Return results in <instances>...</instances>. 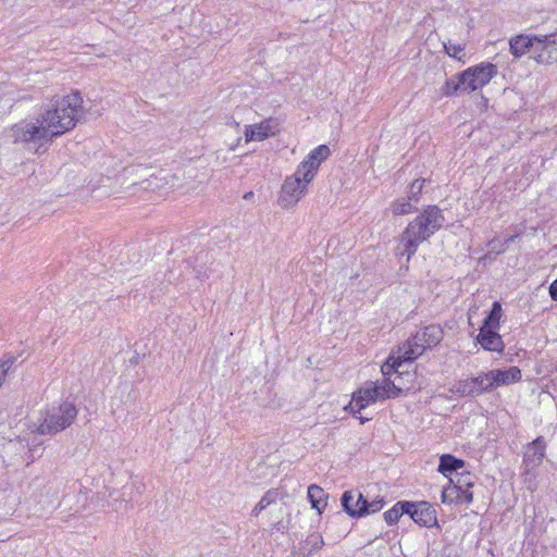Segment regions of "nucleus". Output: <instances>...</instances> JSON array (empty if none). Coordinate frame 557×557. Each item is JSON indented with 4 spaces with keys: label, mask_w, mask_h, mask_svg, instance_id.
<instances>
[{
    "label": "nucleus",
    "mask_w": 557,
    "mask_h": 557,
    "mask_svg": "<svg viewBox=\"0 0 557 557\" xmlns=\"http://www.w3.org/2000/svg\"><path fill=\"white\" fill-rule=\"evenodd\" d=\"M82 114L83 99L79 92H72L52 100L39 114L38 121L53 138L74 128Z\"/></svg>",
    "instance_id": "obj_1"
},
{
    "label": "nucleus",
    "mask_w": 557,
    "mask_h": 557,
    "mask_svg": "<svg viewBox=\"0 0 557 557\" xmlns=\"http://www.w3.org/2000/svg\"><path fill=\"white\" fill-rule=\"evenodd\" d=\"M443 339V331L438 325H429L418 331L399 348L397 356H391L381 367L382 374L399 373L401 362L412 361L426 349L435 347Z\"/></svg>",
    "instance_id": "obj_2"
},
{
    "label": "nucleus",
    "mask_w": 557,
    "mask_h": 557,
    "mask_svg": "<svg viewBox=\"0 0 557 557\" xmlns=\"http://www.w3.org/2000/svg\"><path fill=\"white\" fill-rule=\"evenodd\" d=\"M443 222L441 211H422L403 233L397 247L398 255L406 257L408 262L418 247L442 227Z\"/></svg>",
    "instance_id": "obj_3"
},
{
    "label": "nucleus",
    "mask_w": 557,
    "mask_h": 557,
    "mask_svg": "<svg viewBox=\"0 0 557 557\" xmlns=\"http://www.w3.org/2000/svg\"><path fill=\"white\" fill-rule=\"evenodd\" d=\"M393 375H384L381 382H366L360 388L352 393L349 404L345 410L357 417L368 406L376 401L386 400L389 398L399 397L403 394V388L397 384L399 373Z\"/></svg>",
    "instance_id": "obj_4"
},
{
    "label": "nucleus",
    "mask_w": 557,
    "mask_h": 557,
    "mask_svg": "<svg viewBox=\"0 0 557 557\" xmlns=\"http://www.w3.org/2000/svg\"><path fill=\"white\" fill-rule=\"evenodd\" d=\"M78 410L71 401L53 404L30 420L29 430L41 435H54L71 426L76 420Z\"/></svg>",
    "instance_id": "obj_5"
},
{
    "label": "nucleus",
    "mask_w": 557,
    "mask_h": 557,
    "mask_svg": "<svg viewBox=\"0 0 557 557\" xmlns=\"http://www.w3.org/2000/svg\"><path fill=\"white\" fill-rule=\"evenodd\" d=\"M10 137L15 144H23L29 150L40 153V149L50 143L52 138L38 119L34 121H21L10 129Z\"/></svg>",
    "instance_id": "obj_6"
},
{
    "label": "nucleus",
    "mask_w": 557,
    "mask_h": 557,
    "mask_svg": "<svg viewBox=\"0 0 557 557\" xmlns=\"http://www.w3.org/2000/svg\"><path fill=\"white\" fill-rule=\"evenodd\" d=\"M546 451V443L544 437L539 436L530 443L523 457V481L527 488L531 492L536 490V473L535 469L542 463Z\"/></svg>",
    "instance_id": "obj_7"
},
{
    "label": "nucleus",
    "mask_w": 557,
    "mask_h": 557,
    "mask_svg": "<svg viewBox=\"0 0 557 557\" xmlns=\"http://www.w3.org/2000/svg\"><path fill=\"white\" fill-rule=\"evenodd\" d=\"M497 75V66L490 62H482L461 73L465 79L466 94L473 92L487 85Z\"/></svg>",
    "instance_id": "obj_8"
},
{
    "label": "nucleus",
    "mask_w": 557,
    "mask_h": 557,
    "mask_svg": "<svg viewBox=\"0 0 557 557\" xmlns=\"http://www.w3.org/2000/svg\"><path fill=\"white\" fill-rule=\"evenodd\" d=\"M540 64L549 65L557 61V34L535 35L532 57Z\"/></svg>",
    "instance_id": "obj_9"
},
{
    "label": "nucleus",
    "mask_w": 557,
    "mask_h": 557,
    "mask_svg": "<svg viewBox=\"0 0 557 557\" xmlns=\"http://www.w3.org/2000/svg\"><path fill=\"white\" fill-rule=\"evenodd\" d=\"M486 372L480 373L478 376L468 377L456 382L450 392L458 396H479L483 393L491 391Z\"/></svg>",
    "instance_id": "obj_10"
},
{
    "label": "nucleus",
    "mask_w": 557,
    "mask_h": 557,
    "mask_svg": "<svg viewBox=\"0 0 557 557\" xmlns=\"http://www.w3.org/2000/svg\"><path fill=\"white\" fill-rule=\"evenodd\" d=\"M407 515L421 527L432 528L437 525V516L434 507L428 502L406 503Z\"/></svg>",
    "instance_id": "obj_11"
},
{
    "label": "nucleus",
    "mask_w": 557,
    "mask_h": 557,
    "mask_svg": "<svg viewBox=\"0 0 557 557\" xmlns=\"http://www.w3.org/2000/svg\"><path fill=\"white\" fill-rule=\"evenodd\" d=\"M331 156V149L326 145H319L300 162L298 169L305 177L314 178L322 162Z\"/></svg>",
    "instance_id": "obj_12"
},
{
    "label": "nucleus",
    "mask_w": 557,
    "mask_h": 557,
    "mask_svg": "<svg viewBox=\"0 0 557 557\" xmlns=\"http://www.w3.org/2000/svg\"><path fill=\"white\" fill-rule=\"evenodd\" d=\"M311 182L312 178L305 177L304 172L297 168L295 173L285 180L282 186V197L289 202L298 200Z\"/></svg>",
    "instance_id": "obj_13"
},
{
    "label": "nucleus",
    "mask_w": 557,
    "mask_h": 557,
    "mask_svg": "<svg viewBox=\"0 0 557 557\" xmlns=\"http://www.w3.org/2000/svg\"><path fill=\"white\" fill-rule=\"evenodd\" d=\"M486 374L487 379L485 381H488L491 389L517 383L522 377L521 370L516 366L506 370H491Z\"/></svg>",
    "instance_id": "obj_14"
},
{
    "label": "nucleus",
    "mask_w": 557,
    "mask_h": 557,
    "mask_svg": "<svg viewBox=\"0 0 557 557\" xmlns=\"http://www.w3.org/2000/svg\"><path fill=\"white\" fill-rule=\"evenodd\" d=\"M442 503L444 504H470L473 500V494L469 488L462 490V486L454 484V480L449 482L442 491Z\"/></svg>",
    "instance_id": "obj_15"
},
{
    "label": "nucleus",
    "mask_w": 557,
    "mask_h": 557,
    "mask_svg": "<svg viewBox=\"0 0 557 557\" xmlns=\"http://www.w3.org/2000/svg\"><path fill=\"white\" fill-rule=\"evenodd\" d=\"M177 177L169 172L161 170L157 174H152L148 180L141 183L143 188L152 191H168L175 187Z\"/></svg>",
    "instance_id": "obj_16"
},
{
    "label": "nucleus",
    "mask_w": 557,
    "mask_h": 557,
    "mask_svg": "<svg viewBox=\"0 0 557 557\" xmlns=\"http://www.w3.org/2000/svg\"><path fill=\"white\" fill-rule=\"evenodd\" d=\"M276 126H274L271 120H264L259 124L247 125L245 129V139L249 141H261L270 136H274L276 133Z\"/></svg>",
    "instance_id": "obj_17"
},
{
    "label": "nucleus",
    "mask_w": 557,
    "mask_h": 557,
    "mask_svg": "<svg viewBox=\"0 0 557 557\" xmlns=\"http://www.w3.org/2000/svg\"><path fill=\"white\" fill-rule=\"evenodd\" d=\"M476 342L487 351L502 354L505 349L502 336L494 330L480 329Z\"/></svg>",
    "instance_id": "obj_18"
},
{
    "label": "nucleus",
    "mask_w": 557,
    "mask_h": 557,
    "mask_svg": "<svg viewBox=\"0 0 557 557\" xmlns=\"http://www.w3.org/2000/svg\"><path fill=\"white\" fill-rule=\"evenodd\" d=\"M366 499L362 494L357 491L345 492L342 497V505L350 516H363V503Z\"/></svg>",
    "instance_id": "obj_19"
},
{
    "label": "nucleus",
    "mask_w": 557,
    "mask_h": 557,
    "mask_svg": "<svg viewBox=\"0 0 557 557\" xmlns=\"http://www.w3.org/2000/svg\"><path fill=\"white\" fill-rule=\"evenodd\" d=\"M534 41L535 35L515 36L509 40L510 52L516 58H520L525 53H530V55L532 57Z\"/></svg>",
    "instance_id": "obj_20"
},
{
    "label": "nucleus",
    "mask_w": 557,
    "mask_h": 557,
    "mask_svg": "<svg viewBox=\"0 0 557 557\" xmlns=\"http://www.w3.org/2000/svg\"><path fill=\"white\" fill-rule=\"evenodd\" d=\"M308 499L311 503V507L317 510L320 516L327 505V495L324 490L318 485H310L308 487Z\"/></svg>",
    "instance_id": "obj_21"
},
{
    "label": "nucleus",
    "mask_w": 557,
    "mask_h": 557,
    "mask_svg": "<svg viewBox=\"0 0 557 557\" xmlns=\"http://www.w3.org/2000/svg\"><path fill=\"white\" fill-rule=\"evenodd\" d=\"M463 460L458 459L453 455L446 454L441 456L437 470L446 478H449L453 471H457L463 468Z\"/></svg>",
    "instance_id": "obj_22"
},
{
    "label": "nucleus",
    "mask_w": 557,
    "mask_h": 557,
    "mask_svg": "<svg viewBox=\"0 0 557 557\" xmlns=\"http://www.w3.org/2000/svg\"><path fill=\"white\" fill-rule=\"evenodd\" d=\"M324 545L323 537L320 533H311L305 541L302 549L307 553L293 554V557H309L310 555L319 552Z\"/></svg>",
    "instance_id": "obj_23"
},
{
    "label": "nucleus",
    "mask_w": 557,
    "mask_h": 557,
    "mask_svg": "<svg viewBox=\"0 0 557 557\" xmlns=\"http://www.w3.org/2000/svg\"><path fill=\"white\" fill-rule=\"evenodd\" d=\"M457 92L466 94L465 79H462L461 73L448 78L442 87V94L446 97H450Z\"/></svg>",
    "instance_id": "obj_24"
},
{
    "label": "nucleus",
    "mask_w": 557,
    "mask_h": 557,
    "mask_svg": "<svg viewBox=\"0 0 557 557\" xmlns=\"http://www.w3.org/2000/svg\"><path fill=\"white\" fill-rule=\"evenodd\" d=\"M502 315H503L502 306L499 302L495 301L493 304L491 312L484 319L483 325L480 329L497 331L499 329Z\"/></svg>",
    "instance_id": "obj_25"
},
{
    "label": "nucleus",
    "mask_w": 557,
    "mask_h": 557,
    "mask_svg": "<svg viewBox=\"0 0 557 557\" xmlns=\"http://www.w3.org/2000/svg\"><path fill=\"white\" fill-rule=\"evenodd\" d=\"M406 503L407 502H398L391 509L384 512V520L387 524H395L404 513H407Z\"/></svg>",
    "instance_id": "obj_26"
},
{
    "label": "nucleus",
    "mask_w": 557,
    "mask_h": 557,
    "mask_svg": "<svg viewBox=\"0 0 557 557\" xmlns=\"http://www.w3.org/2000/svg\"><path fill=\"white\" fill-rule=\"evenodd\" d=\"M278 497V492L276 490L268 491L262 498L258 502V504L252 509L253 516H259L261 511H263L268 506L275 503Z\"/></svg>",
    "instance_id": "obj_27"
},
{
    "label": "nucleus",
    "mask_w": 557,
    "mask_h": 557,
    "mask_svg": "<svg viewBox=\"0 0 557 557\" xmlns=\"http://www.w3.org/2000/svg\"><path fill=\"white\" fill-rule=\"evenodd\" d=\"M466 45L465 44H454L451 41H448L444 44L445 52L457 60H461V53L465 51Z\"/></svg>",
    "instance_id": "obj_28"
},
{
    "label": "nucleus",
    "mask_w": 557,
    "mask_h": 557,
    "mask_svg": "<svg viewBox=\"0 0 557 557\" xmlns=\"http://www.w3.org/2000/svg\"><path fill=\"white\" fill-rule=\"evenodd\" d=\"M424 180H416L411 183L408 190V199L409 201H418L419 195L422 193V188L424 185Z\"/></svg>",
    "instance_id": "obj_29"
},
{
    "label": "nucleus",
    "mask_w": 557,
    "mask_h": 557,
    "mask_svg": "<svg viewBox=\"0 0 557 557\" xmlns=\"http://www.w3.org/2000/svg\"><path fill=\"white\" fill-rule=\"evenodd\" d=\"M384 507V500L382 498L374 499L372 502L363 503V515H370L380 511Z\"/></svg>",
    "instance_id": "obj_30"
},
{
    "label": "nucleus",
    "mask_w": 557,
    "mask_h": 557,
    "mask_svg": "<svg viewBox=\"0 0 557 557\" xmlns=\"http://www.w3.org/2000/svg\"><path fill=\"white\" fill-rule=\"evenodd\" d=\"M454 484L462 486V490L469 488V491H471L474 482L470 473H462L456 481H454Z\"/></svg>",
    "instance_id": "obj_31"
},
{
    "label": "nucleus",
    "mask_w": 557,
    "mask_h": 557,
    "mask_svg": "<svg viewBox=\"0 0 557 557\" xmlns=\"http://www.w3.org/2000/svg\"><path fill=\"white\" fill-rule=\"evenodd\" d=\"M11 366H12V361H10V360L0 362V387L3 384Z\"/></svg>",
    "instance_id": "obj_32"
},
{
    "label": "nucleus",
    "mask_w": 557,
    "mask_h": 557,
    "mask_svg": "<svg viewBox=\"0 0 557 557\" xmlns=\"http://www.w3.org/2000/svg\"><path fill=\"white\" fill-rule=\"evenodd\" d=\"M549 296L554 301H557V278L552 282L548 288Z\"/></svg>",
    "instance_id": "obj_33"
},
{
    "label": "nucleus",
    "mask_w": 557,
    "mask_h": 557,
    "mask_svg": "<svg viewBox=\"0 0 557 557\" xmlns=\"http://www.w3.org/2000/svg\"><path fill=\"white\" fill-rule=\"evenodd\" d=\"M253 197V193L252 191H248L244 195V199H250Z\"/></svg>",
    "instance_id": "obj_34"
},
{
    "label": "nucleus",
    "mask_w": 557,
    "mask_h": 557,
    "mask_svg": "<svg viewBox=\"0 0 557 557\" xmlns=\"http://www.w3.org/2000/svg\"><path fill=\"white\" fill-rule=\"evenodd\" d=\"M426 209L433 210V209H438V208L436 206H428Z\"/></svg>",
    "instance_id": "obj_35"
},
{
    "label": "nucleus",
    "mask_w": 557,
    "mask_h": 557,
    "mask_svg": "<svg viewBox=\"0 0 557 557\" xmlns=\"http://www.w3.org/2000/svg\"><path fill=\"white\" fill-rule=\"evenodd\" d=\"M359 419H360V422H361V423H364L366 421H368V420H369L368 418H366V419H364V418H361V417H359Z\"/></svg>",
    "instance_id": "obj_36"
}]
</instances>
